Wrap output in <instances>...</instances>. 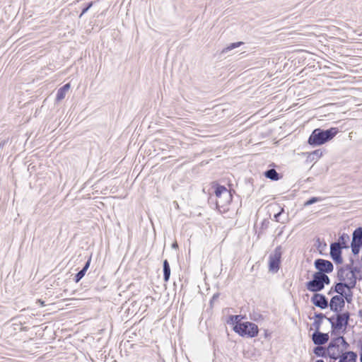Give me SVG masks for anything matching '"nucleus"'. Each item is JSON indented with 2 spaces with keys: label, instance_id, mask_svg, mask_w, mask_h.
Instances as JSON below:
<instances>
[{
  "label": "nucleus",
  "instance_id": "1",
  "mask_svg": "<svg viewBox=\"0 0 362 362\" xmlns=\"http://www.w3.org/2000/svg\"><path fill=\"white\" fill-rule=\"evenodd\" d=\"M338 132L339 129L337 127H331L328 129L317 128L313 131L308 142L313 146H320L332 140Z\"/></svg>",
  "mask_w": 362,
  "mask_h": 362
},
{
  "label": "nucleus",
  "instance_id": "2",
  "mask_svg": "<svg viewBox=\"0 0 362 362\" xmlns=\"http://www.w3.org/2000/svg\"><path fill=\"white\" fill-rule=\"evenodd\" d=\"M233 330L240 336L247 337L248 338L255 337L259 333L257 325L251 322H244L235 325Z\"/></svg>",
  "mask_w": 362,
  "mask_h": 362
},
{
  "label": "nucleus",
  "instance_id": "3",
  "mask_svg": "<svg viewBox=\"0 0 362 362\" xmlns=\"http://www.w3.org/2000/svg\"><path fill=\"white\" fill-rule=\"evenodd\" d=\"M282 255L281 247L277 246L274 252L269 257V271L272 273H277L281 264Z\"/></svg>",
  "mask_w": 362,
  "mask_h": 362
},
{
  "label": "nucleus",
  "instance_id": "4",
  "mask_svg": "<svg viewBox=\"0 0 362 362\" xmlns=\"http://www.w3.org/2000/svg\"><path fill=\"white\" fill-rule=\"evenodd\" d=\"M351 314L349 312L346 311L344 313H338L335 316V323L334 325H332V333H334L335 330H340L343 327L344 329L349 325V322L350 320Z\"/></svg>",
  "mask_w": 362,
  "mask_h": 362
},
{
  "label": "nucleus",
  "instance_id": "5",
  "mask_svg": "<svg viewBox=\"0 0 362 362\" xmlns=\"http://www.w3.org/2000/svg\"><path fill=\"white\" fill-rule=\"evenodd\" d=\"M349 261V264L340 267L337 271V278L340 281H346L345 274L346 273L361 272V267L354 266V260L350 258Z\"/></svg>",
  "mask_w": 362,
  "mask_h": 362
},
{
  "label": "nucleus",
  "instance_id": "6",
  "mask_svg": "<svg viewBox=\"0 0 362 362\" xmlns=\"http://www.w3.org/2000/svg\"><path fill=\"white\" fill-rule=\"evenodd\" d=\"M305 286L309 291L314 293H317L324 289L323 286H322L321 278L317 272H315L313 274L312 280L308 281L305 284Z\"/></svg>",
  "mask_w": 362,
  "mask_h": 362
},
{
  "label": "nucleus",
  "instance_id": "7",
  "mask_svg": "<svg viewBox=\"0 0 362 362\" xmlns=\"http://www.w3.org/2000/svg\"><path fill=\"white\" fill-rule=\"evenodd\" d=\"M314 266L317 269V272L321 274H329L334 269L333 264L330 261L324 259H315Z\"/></svg>",
  "mask_w": 362,
  "mask_h": 362
},
{
  "label": "nucleus",
  "instance_id": "8",
  "mask_svg": "<svg viewBox=\"0 0 362 362\" xmlns=\"http://www.w3.org/2000/svg\"><path fill=\"white\" fill-rule=\"evenodd\" d=\"M345 306V300L341 296H334L329 302L330 310L336 313L342 310Z\"/></svg>",
  "mask_w": 362,
  "mask_h": 362
},
{
  "label": "nucleus",
  "instance_id": "9",
  "mask_svg": "<svg viewBox=\"0 0 362 362\" xmlns=\"http://www.w3.org/2000/svg\"><path fill=\"white\" fill-rule=\"evenodd\" d=\"M341 250L342 248L338 243H332L330 244V256L336 264H341L343 262Z\"/></svg>",
  "mask_w": 362,
  "mask_h": 362
},
{
  "label": "nucleus",
  "instance_id": "10",
  "mask_svg": "<svg viewBox=\"0 0 362 362\" xmlns=\"http://www.w3.org/2000/svg\"><path fill=\"white\" fill-rule=\"evenodd\" d=\"M311 302L321 309H325L329 305L327 298L325 295L315 293L311 298Z\"/></svg>",
  "mask_w": 362,
  "mask_h": 362
},
{
  "label": "nucleus",
  "instance_id": "11",
  "mask_svg": "<svg viewBox=\"0 0 362 362\" xmlns=\"http://www.w3.org/2000/svg\"><path fill=\"white\" fill-rule=\"evenodd\" d=\"M312 340L315 345H323L328 341L329 335L316 329L312 335Z\"/></svg>",
  "mask_w": 362,
  "mask_h": 362
},
{
  "label": "nucleus",
  "instance_id": "12",
  "mask_svg": "<svg viewBox=\"0 0 362 362\" xmlns=\"http://www.w3.org/2000/svg\"><path fill=\"white\" fill-rule=\"evenodd\" d=\"M226 196L227 197H225V195H222L221 197H218V199H217L216 201V208L218 209L219 211H221V208H223L224 206H227L232 201V195L228 189L227 190Z\"/></svg>",
  "mask_w": 362,
  "mask_h": 362
},
{
  "label": "nucleus",
  "instance_id": "13",
  "mask_svg": "<svg viewBox=\"0 0 362 362\" xmlns=\"http://www.w3.org/2000/svg\"><path fill=\"white\" fill-rule=\"evenodd\" d=\"M357 354L352 351L341 353L339 362H356Z\"/></svg>",
  "mask_w": 362,
  "mask_h": 362
},
{
  "label": "nucleus",
  "instance_id": "14",
  "mask_svg": "<svg viewBox=\"0 0 362 362\" xmlns=\"http://www.w3.org/2000/svg\"><path fill=\"white\" fill-rule=\"evenodd\" d=\"M346 276V284L348 285V290H351L356 287L357 276L356 272L352 273H346L345 274Z\"/></svg>",
  "mask_w": 362,
  "mask_h": 362
},
{
  "label": "nucleus",
  "instance_id": "15",
  "mask_svg": "<svg viewBox=\"0 0 362 362\" xmlns=\"http://www.w3.org/2000/svg\"><path fill=\"white\" fill-rule=\"evenodd\" d=\"M351 243L362 245V227H358L354 230Z\"/></svg>",
  "mask_w": 362,
  "mask_h": 362
},
{
  "label": "nucleus",
  "instance_id": "16",
  "mask_svg": "<svg viewBox=\"0 0 362 362\" xmlns=\"http://www.w3.org/2000/svg\"><path fill=\"white\" fill-rule=\"evenodd\" d=\"M350 240V237L347 233H342L337 242H334V243H338L339 245V247H341L342 249H347L349 247L348 243Z\"/></svg>",
  "mask_w": 362,
  "mask_h": 362
},
{
  "label": "nucleus",
  "instance_id": "17",
  "mask_svg": "<svg viewBox=\"0 0 362 362\" xmlns=\"http://www.w3.org/2000/svg\"><path fill=\"white\" fill-rule=\"evenodd\" d=\"M344 288L348 289V285H346V281H339V282L336 283L334 286L332 288V289L334 290V292L337 293L338 294H339V296H343L345 292Z\"/></svg>",
  "mask_w": 362,
  "mask_h": 362
},
{
  "label": "nucleus",
  "instance_id": "18",
  "mask_svg": "<svg viewBox=\"0 0 362 362\" xmlns=\"http://www.w3.org/2000/svg\"><path fill=\"white\" fill-rule=\"evenodd\" d=\"M69 88H70L69 83H66L62 87H61L57 90V95H56L57 101H61L62 100H63L65 98L66 93L69 90Z\"/></svg>",
  "mask_w": 362,
  "mask_h": 362
},
{
  "label": "nucleus",
  "instance_id": "19",
  "mask_svg": "<svg viewBox=\"0 0 362 362\" xmlns=\"http://www.w3.org/2000/svg\"><path fill=\"white\" fill-rule=\"evenodd\" d=\"M264 175L267 178L273 181H277L281 178L280 175L273 168L266 170Z\"/></svg>",
  "mask_w": 362,
  "mask_h": 362
},
{
  "label": "nucleus",
  "instance_id": "20",
  "mask_svg": "<svg viewBox=\"0 0 362 362\" xmlns=\"http://www.w3.org/2000/svg\"><path fill=\"white\" fill-rule=\"evenodd\" d=\"M163 280L167 282L168 281L170 276V267L168 261L165 259L163 264Z\"/></svg>",
  "mask_w": 362,
  "mask_h": 362
},
{
  "label": "nucleus",
  "instance_id": "21",
  "mask_svg": "<svg viewBox=\"0 0 362 362\" xmlns=\"http://www.w3.org/2000/svg\"><path fill=\"white\" fill-rule=\"evenodd\" d=\"M315 317L317 319L314 321L313 325L315 329L319 330L322 324V320L326 317L323 313H315Z\"/></svg>",
  "mask_w": 362,
  "mask_h": 362
},
{
  "label": "nucleus",
  "instance_id": "22",
  "mask_svg": "<svg viewBox=\"0 0 362 362\" xmlns=\"http://www.w3.org/2000/svg\"><path fill=\"white\" fill-rule=\"evenodd\" d=\"M227 190L228 189L226 187L216 185L214 192L216 198L218 199V197H221L222 195H225V197H227Z\"/></svg>",
  "mask_w": 362,
  "mask_h": 362
},
{
  "label": "nucleus",
  "instance_id": "23",
  "mask_svg": "<svg viewBox=\"0 0 362 362\" xmlns=\"http://www.w3.org/2000/svg\"><path fill=\"white\" fill-rule=\"evenodd\" d=\"M313 353L319 357H327V349L321 345L317 346L313 349Z\"/></svg>",
  "mask_w": 362,
  "mask_h": 362
},
{
  "label": "nucleus",
  "instance_id": "24",
  "mask_svg": "<svg viewBox=\"0 0 362 362\" xmlns=\"http://www.w3.org/2000/svg\"><path fill=\"white\" fill-rule=\"evenodd\" d=\"M243 318V316L241 315H230L228 322H230L235 325L238 323H242L240 321Z\"/></svg>",
  "mask_w": 362,
  "mask_h": 362
},
{
  "label": "nucleus",
  "instance_id": "25",
  "mask_svg": "<svg viewBox=\"0 0 362 362\" xmlns=\"http://www.w3.org/2000/svg\"><path fill=\"white\" fill-rule=\"evenodd\" d=\"M327 356H329L331 359L337 360L339 358V353L335 352L334 349H329L327 347Z\"/></svg>",
  "mask_w": 362,
  "mask_h": 362
},
{
  "label": "nucleus",
  "instance_id": "26",
  "mask_svg": "<svg viewBox=\"0 0 362 362\" xmlns=\"http://www.w3.org/2000/svg\"><path fill=\"white\" fill-rule=\"evenodd\" d=\"M243 44V42H237L230 43L228 47H226L225 49H223L222 52H227L228 51L232 50L235 48L240 47Z\"/></svg>",
  "mask_w": 362,
  "mask_h": 362
},
{
  "label": "nucleus",
  "instance_id": "27",
  "mask_svg": "<svg viewBox=\"0 0 362 362\" xmlns=\"http://www.w3.org/2000/svg\"><path fill=\"white\" fill-rule=\"evenodd\" d=\"M317 274H320L322 280V286H323L324 288L325 285H329L330 284V279L327 274H321L320 272H317Z\"/></svg>",
  "mask_w": 362,
  "mask_h": 362
},
{
  "label": "nucleus",
  "instance_id": "28",
  "mask_svg": "<svg viewBox=\"0 0 362 362\" xmlns=\"http://www.w3.org/2000/svg\"><path fill=\"white\" fill-rule=\"evenodd\" d=\"M320 201H322L321 197H311L310 199H309L308 201H306L304 203V206H308L312 205V204H313L316 202H320Z\"/></svg>",
  "mask_w": 362,
  "mask_h": 362
},
{
  "label": "nucleus",
  "instance_id": "29",
  "mask_svg": "<svg viewBox=\"0 0 362 362\" xmlns=\"http://www.w3.org/2000/svg\"><path fill=\"white\" fill-rule=\"evenodd\" d=\"M349 291L346 293V291L344 292V295L341 296V297L346 300V301L348 303H351L352 301V298H353V293L351 291V290H348Z\"/></svg>",
  "mask_w": 362,
  "mask_h": 362
},
{
  "label": "nucleus",
  "instance_id": "30",
  "mask_svg": "<svg viewBox=\"0 0 362 362\" xmlns=\"http://www.w3.org/2000/svg\"><path fill=\"white\" fill-rule=\"evenodd\" d=\"M339 343H340V340H337V337L334 338L329 343L327 347H329V349H338L339 346Z\"/></svg>",
  "mask_w": 362,
  "mask_h": 362
},
{
  "label": "nucleus",
  "instance_id": "31",
  "mask_svg": "<svg viewBox=\"0 0 362 362\" xmlns=\"http://www.w3.org/2000/svg\"><path fill=\"white\" fill-rule=\"evenodd\" d=\"M362 245H358V244H355V243H351V251H352V253L354 255H357L359 252H360V248Z\"/></svg>",
  "mask_w": 362,
  "mask_h": 362
},
{
  "label": "nucleus",
  "instance_id": "32",
  "mask_svg": "<svg viewBox=\"0 0 362 362\" xmlns=\"http://www.w3.org/2000/svg\"><path fill=\"white\" fill-rule=\"evenodd\" d=\"M337 340H340V343L344 349H347L349 347V344L343 336L337 337Z\"/></svg>",
  "mask_w": 362,
  "mask_h": 362
},
{
  "label": "nucleus",
  "instance_id": "33",
  "mask_svg": "<svg viewBox=\"0 0 362 362\" xmlns=\"http://www.w3.org/2000/svg\"><path fill=\"white\" fill-rule=\"evenodd\" d=\"M86 272H84L83 269L80 270L74 277V281L76 283H78L80 281V280L85 276Z\"/></svg>",
  "mask_w": 362,
  "mask_h": 362
},
{
  "label": "nucleus",
  "instance_id": "34",
  "mask_svg": "<svg viewBox=\"0 0 362 362\" xmlns=\"http://www.w3.org/2000/svg\"><path fill=\"white\" fill-rule=\"evenodd\" d=\"M93 2H89L85 6L84 8L82 9V11L79 16V17H81L83 14H85L90 8L91 6H93Z\"/></svg>",
  "mask_w": 362,
  "mask_h": 362
},
{
  "label": "nucleus",
  "instance_id": "35",
  "mask_svg": "<svg viewBox=\"0 0 362 362\" xmlns=\"http://www.w3.org/2000/svg\"><path fill=\"white\" fill-rule=\"evenodd\" d=\"M13 329L16 331L21 332L23 330V324L21 321H19V323L13 322Z\"/></svg>",
  "mask_w": 362,
  "mask_h": 362
},
{
  "label": "nucleus",
  "instance_id": "36",
  "mask_svg": "<svg viewBox=\"0 0 362 362\" xmlns=\"http://www.w3.org/2000/svg\"><path fill=\"white\" fill-rule=\"evenodd\" d=\"M90 262H91V257H90L88 258V259L86 261V262L85 263V264H84V266H83V267L82 269L84 272H87L88 269L90 267Z\"/></svg>",
  "mask_w": 362,
  "mask_h": 362
},
{
  "label": "nucleus",
  "instance_id": "37",
  "mask_svg": "<svg viewBox=\"0 0 362 362\" xmlns=\"http://www.w3.org/2000/svg\"><path fill=\"white\" fill-rule=\"evenodd\" d=\"M269 221L267 219H264L262 223V226H261V228L262 229H266L268 228L269 226Z\"/></svg>",
  "mask_w": 362,
  "mask_h": 362
},
{
  "label": "nucleus",
  "instance_id": "38",
  "mask_svg": "<svg viewBox=\"0 0 362 362\" xmlns=\"http://www.w3.org/2000/svg\"><path fill=\"white\" fill-rule=\"evenodd\" d=\"M327 320L329 322V323L331 324V327L332 328V325H334V323H335V317L334 316H332V317H327Z\"/></svg>",
  "mask_w": 362,
  "mask_h": 362
},
{
  "label": "nucleus",
  "instance_id": "39",
  "mask_svg": "<svg viewBox=\"0 0 362 362\" xmlns=\"http://www.w3.org/2000/svg\"><path fill=\"white\" fill-rule=\"evenodd\" d=\"M283 211H284V209H281V211H280V212H279V213H277V214H276L274 215V220H275L276 221H277V222H279V217L281 216V213H282Z\"/></svg>",
  "mask_w": 362,
  "mask_h": 362
},
{
  "label": "nucleus",
  "instance_id": "40",
  "mask_svg": "<svg viewBox=\"0 0 362 362\" xmlns=\"http://www.w3.org/2000/svg\"><path fill=\"white\" fill-rule=\"evenodd\" d=\"M218 297H219V293H214L211 300V302H210L211 304H212L214 300H217L218 298Z\"/></svg>",
  "mask_w": 362,
  "mask_h": 362
},
{
  "label": "nucleus",
  "instance_id": "41",
  "mask_svg": "<svg viewBox=\"0 0 362 362\" xmlns=\"http://www.w3.org/2000/svg\"><path fill=\"white\" fill-rule=\"evenodd\" d=\"M361 344L360 361L362 362V340L359 341Z\"/></svg>",
  "mask_w": 362,
  "mask_h": 362
},
{
  "label": "nucleus",
  "instance_id": "42",
  "mask_svg": "<svg viewBox=\"0 0 362 362\" xmlns=\"http://www.w3.org/2000/svg\"><path fill=\"white\" fill-rule=\"evenodd\" d=\"M357 279L361 280L362 279V272H356Z\"/></svg>",
  "mask_w": 362,
  "mask_h": 362
},
{
  "label": "nucleus",
  "instance_id": "43",
  "mask_svg": "<svg viewBox=\"0 0 362 362\" xmlns=\"http://www.w3.org/2000/svg\"><path fill=\"white\" fill-rule=\"evenodd\" d=\"M358 316L362 318V310H358Z\"/></svg>",
  "mask_w": 362,
  "mask_h": 362
},
{
  "label": "nucleus",
  "instance_id": "44",
  "mask_svg": "<svg viewBox=\"0 0 362 362\" xmlns=\"http://www.w3.org/2000/svg\"><path fill=\"white\" fill-rule=\"evenodd\" d=\"M177 247V244L176 243L173 244V247L175 248Z\"/></svg>",
  "mask_w": 362,
  "mask_h": 362
},
{
  "label": "nucleus",
  "instance_id": "45",
  "mask_svg": "<svg viewBox=\"0 0 362 362\" xmlns=\"http://www.w3.org/2000/svg\"><path fill=\"white\" fill-rule=\"evenodd\" d=\"M315 362H324V361L322 359H319V360H317Z\"/></svg>",
  "mask_w": 362,
  "mask_h": 362
},
{
  "label": "nucleus",
  "instance_id": "46",
  "mask_svg": "<svg viewBox=\"0 0 362 362\" xmlns=\"http://www.w3.org/2000/svg\"><path fill=\"white\" fill-rule=\"evenodd\" d=\"M38 302H40L42 305H43V303H43L42 301H41L40 300H38Z\"/></svg>",
  "mask_w": 362,
  "mask_h": 362
},
{
  "label": "nucleus",
  "instance_id": "47",
  "mask_svg": "<svg viewBox=\"0 0 362 362\" xmlns=\"http://www.w3.org/2000/svg\"><path fill=\"white\" fill-rule=\"evenodd\" d=\"M18 320V318L13 319V320H14V321H17Z\"/></svg>",
  "mask_w": 362,
  "mask_h": 362
},
{
  "label": "nucleus",
  "instance_id": "48",
  "mask_svg": "<svg viewBox=\"0 0 362 362\" xmlns=\"http://www.w3.org/2000/svg\"><path fill=\"white\" fill-rule=\"evenodd\" d=\"M158 362H165V361H158Z\"/></svg>",
  "mask_w": 362,
  "mask_h": 362
},
{
  "label": "nucleus",
  "instance_id": "49",
  "mask_svg": "<svg viewBox=\"0 0 362 362\" xmlns=\"http://www.w3.org/2000/svg\"><path fill=\"white\" fill-rule=\"evenodd\" d=\"M1 146H2V144H0V147H1Z\"/></svg>",
  "mask_w": 362,
  "mask_h": 362
}]
</instances>
